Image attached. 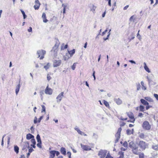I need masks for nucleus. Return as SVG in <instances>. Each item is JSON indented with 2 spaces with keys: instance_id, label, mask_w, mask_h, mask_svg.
<instances>
[{
  "instance_id": "1",
  "label": "nucleus",
  "mask_w": 158,
  "mask_h": 158,
  "mask_svg": "<svg viewBox=\"0 0 158 158\" xmlns=\"http://www.w3.org/2000/svg\"><path fill=\"white\" fill-rule=\"evenodd\" d=\"M144 99H140V102L143 105L146 106V109L148 110L150 108H152V106L149 105V102H153L154 101L152 98L149 97H146L144 98Z\"/></svg>"
},
{
  "instance_id": "2",
  "label": "nucleus",
  "mask_w": 158,
  "mask_h": 158,
  "mask_svg": "<svg viewBox=\"0 0 158 158\" xmlns=\"http://www.w3.org/2000/svg\"><path fill=\"white\" fill-rule=\"evenodd\" d=\"M129 147L132 149V151L133 154L135 155H138L141 150L139 149L136 146L135 144L132 141L129 143Z\"/></svg>"
},
{
  "instance_id": "3",
  "label": "nucleus",
  "mask_w": 158,
  "mask_h": 158,
  "mask_svg": "<svg viewBox=\"0 0 158 158\" xmlns=\"http://www.w3.org/2000/svg\"><path fill=\"white\" fill-rule=\"evenodd\" d=\"M34 138V136L31 134H28L26 135V139H27L29 140L31 139V142L32 144L31 145V146L32 147L34 148H35L36 147L35 146L36 144V142L35 139L33 138Z\"/></svg>"
},
{
  "instance_id": "4",
  "label": "nucleus",
  "mask_w": 158,
  "mask_h": 158,
  "mask_svg": "<svg viewBox=\"0 0 158 158\" xmlns=\"http://www.w3.org/2000/svg\"><path fill=\"white\" fill-rule=\"evenodd\" d=\"M126 113L127 115L130 119V120H128L127 122L134 123L135 121V118L133 113L131 111L127 112Z\"/></svg>"
},
{
  "instance_id": "5",
  "label": "nucleus",
  "mask_w": 158,
  "mask_h": 158,
  "mask_svg": "<svg viewBox=\"0 0 158 158\" xmlns=\"http://www.w3.org/2000/svg\"><path fill=\"white\" fill-rule=\"evenodd\" d=\"M138 145L141 151L144 150L147 146V144L146 143L143 141H139Z\"/></svg>"
},
{
  "instance_id": "6",
  "label": "nucleus",
  "mask_w": 158,
  "mask_h": 158,
  "mask_svg": "<svg viewBox=\"0 0 158 158\" xmlns=\"http://www.w3.org/2000/svg\"><path fill=\"white\" fill-rule=\"evenodd\" d=\"M46 53V51L43 50H39L37 52L38 57H40V60L43 59L44 58V56Z\"/></svg>"
},
{
  "instance_id": "7",
  "label": "nucleus",
  "mask_w": 158,
  "mask_h": 158,
  "mask_svg": "<svg viewBox=\"0 0 158 158\" xmlns=\"http://www.w3.org/2000/svg\"><path fill=\"white\" fill-rule=\"evenodd\" d=\"M59 44L56 43L53 47L51 52L54 56H56L58 50Z\"/></svg>"
},
{
  "instance_id": "8",
  "label": "nucleus",
  "mask_w": 158,
  "mask_h": 158,
  "mask_svg": "<svg viewBox=\"0 0 158 158\" xmlns=\"http://www.w3.org/2000/svg\"><path fill=\"white\" fill-rule=\"evenodd\" d=\"M142 126L144 129L147 130H149L151 128V125L147 121H145L143 123Z\"/></svg>"
},
{
  "instance_id": "9",
  "label": "nucleus",
  "mask_w": 158,
  "mask_h": 158,
  "mask_svg": "<svg viewBox=\"0 0 158 158\" xmlns=\"http://www.w3.org/2000/svg\"><path fill=\"white\" fill-rule=\"evenodd\" d=\"M122 131L121 127L118 128L117 131L115 135L116 139L115 140V143H117L120 138L121 132Z\"/></svg>"
},
{
  "instance_id": "10",
  "label": "nucleus",
  "mask_w": 158,
  "mask_h": 158,
  "mask_svg": "<svg viewBox=\"0 0 158 158\" xmlns=\"http://www.w3.org/2000/svg\"><path fill=\"white\" fill-rule=\"evenodd\" d=\"M44 92L46 94L51 95L52 94L53 90L49 87V85H48L45 89Z\"/></svg>"
},
{
  "instance_id": "11",
  "label": "nucleus",
  "mask_w": 158,
  "mask_h": 158,
  "mask_svg": "<svg viewBox=\"0 0 158 158\" xmlns=\"http://www.w3.org/2000/svg\"><path fill=\"white\" fill-rule=\"evenodd\" d=\"M110 31L107 32V30H105L102 33V35L105 36L103 38V40H108V37L110 35Z\"/></svg>"
},
{
  "instance_id": "12",
  "label": "nucleus",
  "mask_w": 158,
  "mask_h": 158,
  "mask_svg": "<svg viewBox=\"0 0 158 158\" xmlns=\"http://www.w3.org/2000/svg\"><path fill=\"white\" fill-rule=\"evenodd\" d=\"M61 64V61L60 60H55L53 62V66L54 67H57L60 65Z\"/></svg>"
},
{
  "instance_id": "13",
  "label": "nucleus",
  "mask_w": 158,
  "mask_h": 158,
  "mask_svg": "<svg viewBox=\"0 0 158 158\" xmlns=\"http://www.w3.org/2000/svg\"><path fill=\"white\" fill-rule=\"evenodd\" d=\"M106 155V152L102 150H100L98 153V155L99 156L100 158H104Z\"/></svg>"
},
{
  "instance_id": "14",
  "label": "nucleus",
  "mask_w": 158,
  "mask_h": 158,
  "mask_svg": "<svg viewBox=\"0 0 158 158\" xmlns=\"http://www.w3.org/2000/svg\"><path fill=\"white\" fill-rule=\"evenodd\" d=\"M40 3L39 0H35V5L34 6V7L35 10H38L39 9Z\"/></svg>"
},
{
  "instance_id": "15",
  "label": "nucleus",
  "mask_w": 158,
  "mask_h": 158,
  "mask_svg": "<svg viewBox=\"0 0 158 158\" xmlns=\"http://www.w3.org/2000/svg\"><path fill=\"white\" fill-rule=\"evenodd\" d=\"M81 148L84 151H89L91 150V147L88 145H84L81 144Z\"/></svg>"
},
{
  "instance_id": "16",
  "label": "nucleus",
  "mask_w": 158,
  "mask_h": 158,
  "mask_svg": "<svg viewBox=\"0 0 158 158\" xmlns=\"http://www.w3.org/2000/svg\"><path fill=\"white\" fill-rule=\"evenodd\" d=\"M64 96V92H61L56 97V99L57 102H60L62 97Z\"/></svg>"
},
{
  "instance_id": "17",
  "label": "nucleus",
  "mask_w": 158,
  "mask_h": 158,
  "mask_svg": "<svg viewBox=\"0 0 158 158\" xmlns=\"http://www.w3.org/2000/svg\"><path fill=\"white\" fill-rule=\"evenodd\" d=\"M49 158H54L55 156V151L52 150L49 152Z\"/></svg>"
},
{
  "instance_id": "18",
  "label": "nucleus",
  "mask_w": 158,
  "mask_h": 158,
  "mask_svg": "<svg viewBox=\"0 0 158 158\" xmlns=\"http://www.w3.org/2000/svg\"><path fill=\"white\" fill-rule=\"evenodd\" d=\"M42 17L44 23H46L48 21V20L46 18V15L45 13H43Z\"/></svg>"
},
{
  "instance_id": "19",
  "label": "nucleus",
  "mask_w": 158,
  "mask_h": 158,
  "mask_svg": "<svg viewBox=\"0 0 158 158\" xmlns=\"http://www.w3.org/2000/svg\"><path fill=\"white\" fill-rule=\"evenodd\" d=\"M60 152L62 154L65 155L66 154V149L64 148L61 147L60 149Z\"/></svg>"
},
{
  "instance_id": "20",
  "label": "nucleus",
  "mask_w": 158,
  "mask_h": 158,
  "mask_svg": "<svg viewBox=\"0 0 158 158\" xmlns=\"http://www.w3.org/2000/svg\"><path fill=\"white\" fill-rule=\"evenodd\" d=\"M114 101L118 105H120L122 103V100L119 98H116L114 99Z\"/></svg>"
},
{
  "instance_id": "21",
  "label": "nucleus",
  "mask_w": 158,
  "mask_h": 158,
  "mask_svg": "<svg viewBox=\"0 0 158 158\" xmlns=\"http://www.w3.org/2000/svg\"><path fill=\"white\" fill-rule=\"evenodd\" d=\"M68 47V44L65 45L64 43H63L61 46V50H62L66 49Z\"/></svg>"
},
{
  "instance_id": "22",
  "label": "nucleus",
  "mask_w": 158,
  "mask_h": 158,
  "mask_svg": "<svg viewBox=\"0 0 158 158\" xmlns=\"http://www.w3.org/2000/svg\"><path fill=\"white\" fill-rule=\"evenodd\" d=\"M68 52L69 54H70V56H72L75 53V51L74 49H73L70 51H68Z\"/></svg>"
},
{
  "instance_id": "23",
  "label": "nucleus",
  "mask_w": 158,
  "mask_h": 158,
  "mask_svg": "<svg viewBox=\"0 0 158 158\" xmlns=\"http://www.w3.org/2000/svg\"><path fill=\"white\" fill-rule=\"evenodd\" d=\"M19 148L17 146L15 145L14 147V150L16 154H18L19 152Z\"/></svg>"
},
{
  "instance_id": "24",
  "label": "nucleus",
  "mask_w": 158,
  "mask_h": 158,
  "mask_svg": "<svg viewBox=\"0 0 158 158\" xmlns=\"http://www.w3.org/2000/svg\"><path fill=\"white\" fill-rule=\"evenodd\" d=\"M139 111L143 112L144 111V106L142 105H140L139 106Z\"/></svg>"
},
{
  "instance_id": "25",
  "label": "nucleus",
  "mask_w": 158,
  "mask_h": 158,
  "mask_svg": "<svg viewBox=\"0 0 158 158\" xmlns=\"http://www.w3.org/2000/svg\"><path fill=\"white\" fill-rule=\"evenodd\" d=\"M103 102L104 104L106 107L108 108L110 107L109 104L107 101L105 100H103Z\"/></svg>"
},
{
  "instance_id": "26",
  "label": "nucleus",
  "mask_w": 158,
  "mask_h": 158,
  "mask_svg": "<svg viewBox=\"0 0 158 158\" xmlns=\"http://www.w3.org/2000/svg\"><path fill=\"white\" fill-rule=\"evenodd\" d=\"M144 68L145 69V70L146 71H147L148 72L150 73V71L148 68L147 66L146 63L144 62Z\"/></svg>"
},
{
  "instance_id": "27",
  "label": "nucleus",
  "mask_w": 158,
  "mask_h": 158,
  "mask_svg": "<svg viewBox=\"0 0 158 158\" xmlns=\"http://www.w3.org/2000/svg\"><path fill=\"white\" fill-rule=\"evenodd\" d=\"M119 154L120 155L119 156L118 158H123L124 157V152L122 151L119 152H118Z\"/></svg>"
},
{
  "instance_id": "28",
  "label": "nucleus",
  "mask_w": 158,
  "mask_h": 158,
  "mask_svg": "<svg viewBox=\"0 0 158 158\" xmlns=\"http://www.w3.org/2000/svg\"><path fill=\"white\" fill-rule=\"evenodd\" d=\"M152 148L155 150L158 151V144L152 145Z\"/></svg>"
},
{
  "instance_id": "29",
  "label": "nucleus",
  "mask_w": 158,
  "mask_h": 158,
  "mask_svg": "<svg viewBox=\"0 0 158 158\" xmlns=\"http://www.w3.org/2000/svg\"><path fill=\"white\" fill-rule=\"evenodd\" d=\"M19 89H20V85H19V84L17 86L16 88V90H15L16 94L17 95L18 94L19 91Z\"/></svg>"
},
{
  "instance_id": "30",
  "label": "nucleus",
  "mask_w": 158,
  "mask_h": 158,
  "mask_svg": "<svg viewBox=\"0 0 158 158\" xmlns=\"http://www.w3.org/2000/svg\"><path fill=\"white\" fill-rule=\"evenodd\" d=\"M141 84L142 86V89L143 90H145L146 89V86L144 85L143 82V81H141Z\"/></svg>"
},
{
  "instance_id": "31",
  "label": "nucleus",
  "mask_w": 158,
  "mask_h": 158,
  "mask_svg": "<svg viewBox=\"0 0 158 158\" xmlns=\"http://www.w3.org/2000/svg\"><path fill=\"white\" fill-rule=\"evenodd\" d=\"M78 132V133L81 135H82L84 133L81 131L78 128H76L75 129Z\"/></svg>"
},
{
  "instance_id": "32",
  "label": "nucleus",
  "mask_w": 158,
  "mask_h": 158,
  "mask_svg": "<svg viewBox=\"0 0 158 158\" xmlns=\"http://www.w3.org/2000/svg\"><path fill=\"white\" fill-rule=\"evenodd\" d=\"M135 19L134 15L132 16L130 18L129 20L130 21L134 22V20Z\"/></svg>"
},
{
  "instance_id": "33",
  "label": "nucleus",
  "mask_w": 158,
  "mask_h": 158,
  "mask_svg": "<svg viewBox=\"0 0 158 158\" xmlns=\"http://www.w3.org/2000/svg\"><path fill=\"white\" fill-rule=\"evenodd\" d=\"M50 67V64L49 63H48L46 65L44 66V68L46 70L48 69Z\"/></svg>"
},
{
  "instance_id": "34",
  "label": "nucleus",
  "mask_w": 158,
  "mask_h": 158,
  "mask_svg": "<svg viewBox=\"0 0 158 158\" xmlns=\"http://www.w3.org/2000/svg\"><path fill=\"white\" fill-rule=\"evenodd\" d=\"M36 139L37 140V142H40V141H41L40 139V135L39 134L37 135Z\"/></svg>"
},
{
  "instance_id": "35",
  "label": "nucleus",
  "mask_w": 158,
  "mask_h": 158,
  "mask_svg": "<svg viewBox=\"0 0 158 158\" xmlns=\"http://www.w3.org/2000/svg\"><path fill=\"white\" fill-rule=\"evenodd\" d=\"M51 74L49 73L47 74V79L48 81H49L51 79V77L50 76Z\"/></svg>"
},
{
  "instance_id": "36",
  "label": "nucleus",
  "mask_w": 158,
  "mask_h": 158,
  "mask_svg": "<svg viewBox=\"0 0 158 158\" xmlns=\"http://www.w3.org/2000/svg\"><path fill=\"white\" fill-rule=\"evenodd\" d=\"M38 143L37 144V146L38 147H39L40 148H42V146H41V141H40V142H38Z\"/></svg>"
},
{
  "instance_id": "37",
  "label": "nucleus",
  "mask_w": 158,
  "mask_h": 158,
  "mask_svg": "<svg viewBox=\"0 0 158 158\" xmlns=\"http://www.w3.org/2000/svg\"><path fill=\"white\" fill-rule=\"evenodd\" d=\"M138 155H139V158H144V156L143 153L140 154L139 153Z\"/></svg>"
},
{
  "instance_id": "38",
  "label": "nucleus",
  "mask_w": 158,
  "mask_h": 158,
  "mask_svg": "<svg viewBox=\"0 0 158 158\" xmlns=\"http://www.w3.org/2000/svg\"><path fill=\"white\" fill-rule=\"evenodd\" d=\"M41 107L42 108V110L41 111V112H45L46 111V110H45V106L44 105H42L41 106Z\"/></svg>"
},
{
  "instance_id": "39",
  "label": "nucleus",
  "mask_w": 158,
  "mask_h": 158,
  "mask_svg": "<svg viewBox=\"0 0 158 158\" xmlns=\"http://www.w3.org/2000/svg\"><path fill=\"white\" fill-rule=\"evenodd\" d=\"M123 145L125 147L127 148L128 146V143L126 141L124 142L123 143Z\"/></svg>"
},
{
  "instance_id": "40",
  "label": "nucleus",
  "mask_w": 158,
  "mask_h": 158,
  "mask_svg": "<svg viewBox=\"0 0 158 158\" xmlns=\"http://www.w3.org/2000/svg\"><path fill=\"white\" fill-rule=\"evenodd\" d=\"M21 10L23 15V18L24 19H25L26 18L27 16L25 15L24 12L22 10Z\"/></svg>"
},
{
  "instance_id": "41",
  "label": "nucleus",
  "mask_w": 158,
  "mask_h": 158,
  "mask_svg": "<svg viewBox=\"0 0 158 158\" xmlns=\"http://www.w3.org/2000/svg\"><path fill=\"white\" fill-rule=\"evenodd\" d=\"M143 114L142 113L140 112L138 114V117H139L142 118V117H143Z\"/></svg>"
},
{
  "instance_id": "42",
  "label": "nucleus",
  "mask_w": 158,
  "mask_h": 158,
  "mask_svg": "<svg viewBox=\"0 0 158 158\" xmlns=\"http://www.w3.org/2000/svg\"><path fill=\"white\" fill-rule=\"evenodd\" d=\"M76 63H74L73 64V65L72 66L71 68L73 70H74L75 68H76Z\"/></svg>"
},
{
  "instance_id": "43",
  "label": "nucleus",
  "mask_w": 158,
  "mask_h": 158,
  "mask_svg": "<svg viewBox=\"0 0 158 158\" xmlns=\"http://www.w3.org/2000/svg\"><path fill=\"white\" fill-rule=\"evenodd\" d=\"M140 85L139 83H138L137 85V89L138 90H139L140 89Z\"/></svg>"
},
{
  "instance_id": "44",
  "label": "nucleus",
  "mask_w": 158,
  "mask_h": 158,
  "mask_svg": "<svg viewBox=\"0 0 158 158\" xmlns=\"http://www.w3.org/2000/svg\"><path fill=\"white\" fill-rule=\"evenodd\" d=\"M37 122H38V121L37 120V118L36 117H35L34 120V123L35 124H36L37 123Z\"/></svg>"
},
{
  "instance_id": "45",
  "label": "nucleus",
  "mask_w": 158,
  "mask_h": 158,
  "mask_svg": "<svg viewBox=\"0 0 158 158\" xmlns=\"http://www.w3.org/2000/svg\"><path fill=\"white\" fill-rule=\"evenodd\" d=\"M67 155L69 157V158H71V153L70 152H68L67 153Z\"/></svg>"
},
{
  "instance_id": "46",
  "label": "nucleus",
  "mask_w": 158,
  "mask_h": 158,
  "mask_svg": "<svg viewBox=\"0 0 158 158\" xmlns=\"http://www.w3.org/2000/svg\"><path fill=\"white\" fill-rule=\"evenodd\" d=\"M106 158H113V157L111 156L109 153H108L106 157Z\"/></svg>"
},
{
  "instance_id": "47",
  "label": "nucleus",
  "mask_w": 158,
  "mask_h": 158,
  "mask_svg": "<svg viewBox=\"0 0 158 158\" xmlns=\"http://www.w3.org/2000/svg\"><path fill=\"white\" fill-rule=\"evenodd\" d=\"M33 150V149L32 148H30L29 149L28 154H30V153H31Z\"/></svg>"
},
{
  "instance_id": "48",
  "label": "nucleus",
  "mask_w": 158,
  "mask_h": 158,
  "mask_svg": "<svg viewBox=\"0 0 158 158\" xmlns=\"http://www.w3.org/2000/svg\"><path fill=\"white\" fill-rule=\"evenodd\" d=\"M116 6V2H114V3L113 5V8L112 9V10H113L115 8V7Z\"/></svg>"
},
{
  "instance_id": "49",
  "label": "nucleus",
  "mask_w": 158,
  "mask_h": 158,
  "mask_svg": "<svg viewBox=\"0 0 158 158\" xmlns=\"http://www.w3.org/2000/svg\"><path fill=\"white\" fill-rule=\"evenodd\" d=\"M139 30L138 31V33H137V37L138 39H140L141 38V36L140 35H139Z\"/></svg>"
},
{
  "instance_id": "50",
  "label": "nucleus",
  "mask_w": 158,
  "mask_h": 158,
  "mask_svg": "<svg viewBox=\"0 0 158 158\" xmlns=\"http://www.w3.org/2000/svg\"><path fill=\"white\" fill-rule=\"evenodd\" d=\"M154 96L156 98V99L158 101V94H154Z\"/></svg>"
},
{
  "instance_id": "51",
  "label": "nucleus",
  "mask_w": 158,
  "mask_h": 158,
  "mask_svg": "<svg viewBox=\"0 0 158 158\" xmlns=\"http://www.w3.org/2000/svg\"><path fill=\"white\" fill-rule=\"evenodd\" d=\"M43 116H41L40 117V118H39L38 120V122L40 123L41 121V120L43 118Z\"/></svg>"
},
{
  "instance_id": "52",
  "label": "nucleus",
  "mask_w": 158,
  "mask_h": 158,
  "mask_svg": "<svg viewBox=\"0 0 158 158\" xmlns=\"http://www.w3.org/2000/svg\"><path fill=\"white\" fill-rule=\"evenodd\" d=\"M40 94L41 95L42 98L43 95L44 94L43 91H41L40 92Z\"/></svg>"
},
{
  "instance_id": "53",
  "label": "nucleus",
  "mask_w": 158,
  "mask_h": 158,
  "mask_svg": "<svg viewBox=\"0 0 158 158\" xmlns=\"http://www.w3.org/2000/svg\"><path fill=\"white\" fill-rule=\"evenodd\" d=\"M60 152H59L55 151V154H56V156H58L60 155Z\"/></svg>"
},
{
  "instance_id": "54",
  "label": "nucleus",
  "mask_w": 158,
  "mask_h": 158,
  "mask_svg": "<svg viewBox=\"0 0 158 158\" xmlns=\"http://www.w3.org/2000/svg\"><path fill=\"white\" fill-rule=\"evenodd\" d=\"M28 31L29 32H31L32 31V28L31 27H30L28 29Z\"/></svg>"
},
{
  "instance_id": "55",
  "label": "nucleus",
  "mask_w": 158,
  "mask_h": 158,
  "mask_svg": "<svg viewBox=\"0 0 158 158\" xmlns=\"http://www.w3.org/2000/svg\"><path fill=\"white\" fill-rule=\"evenodd\" d=\"M131 131L130 130L128 129L127 130V132L128 134H130L131 133Z\"/></svg>"
},
{
  "instance_id": "56",
  "label": "nucleus",
  "mask_w": 158,
  "mask_h": 158,
  "mask_svg": "<svg viewBox=\"0 0 158 158\" xmlns=\"http://www.w3.org/2000/svg\"><path fill=\"white\" fill-rule=\"evenodd\" d=\"M129 5H127L126 6H125L124 8H123V10H126L127 9L128 7H129Z\"/></svg>"
},
{
  "instance_id": "57",
  "label": "nucleus",
  "mask_w": 158,
  "mask_h": 158,
  "mask_svg": "<svg viewBox=\"0 0 158 158\" xmlns=\"http://www.w3.org/2000/svg\"><path fill=\"white\" fill-rule=\"evenodd\" d=\"M140 138H143L144 137V135L143 134H141L139 136Z\"/></svg>"
},
{
  "instance_id": "58",
  "label": "nucleus",
  "mask_w": 158,
  "mask_h": 158,
  "mask_svg": "<svg viewBox=\"0 0 158 158\" xmlns=\"http://www.w3.org/2000/svg\"><path fill=\"white\" fill-rule=\"evenodd\" d=\"M95 71H94L93 72V77L94 78V80H95Z\"/></svg>"
},
{
  "instance_id": "59",
  "label": "nucleus",
  "mask_w": 158,
  "mask_h": 158,
  "mask_svg": "<svg viewBox=\"0 0 158 158\" xmlns=\"http://www.w3.org/2000/svg\"><path fill=\"white\" fill-rule=\"evenodd\" d=\"M66 6H64L63 8V13L64 14L65 12Z\"/></svg>"
},
{
  "instance_id": "60",
  "label": "nucleus",
  "mask_w": 158,
  "mask_h": 158,
  "mask_svg": "<svg viewBox=\"0 0 158 158\" xmlns=\"http://www.w3.org/2000/svg\"><path fill=\"white\" fill-rule=\"evenodd\" d=\"M31 130V131H33V132H32L31 133H33V131H34V128H33V126H32L31 127V128H30Z\"/></svg>"
},
{
  "instance_id": "61",
  "label": "nucleus",
  "mask_w": 158,
  "mask_h": 158,
  "mask_svg": "<svg viewBox=\"0 0 158 158\" xmlns=\"http://www.w3.org/2000/svg\"><path fill=\"white\" fill-rule=\"evenodd\" d=\"M127 118H123V117L121 118V119L122 120H126L127 119Z\"/></svg>"
},
{
  "instance_id": "62",
  "label": "nucleus",
  "mask_w": 158,
  "mask_h": 158,
  "mask_svg": "<svg viewBox=\"0 0 158 158\" xmlns=\"http://www.w3.org/2000/svg\"><path fill=\"white\" fill-rule=\"evenodd\" d=\"M108 5L110 6H111V0H108Z\"/></svg>"
},
{
  "instance_id": "63",
  "label": "nucleus",
  "mask_w": 158,
  "mask_h": 158,
  "mask_svg": "<svg viewBox=\"0 0 158 158\" xmlns=\"http://www.w3.org/2000/svg\"><path fill=\"white\" fill-rule=\"evenodd\" d=\"M139 109V106H137L135 108V110L136 111H138Z\"/></svg>"
},
{
  "instance_id": "64",
  "label": "nucleus",
  "mask_w": 158,
  "mask_h": 158,
  "mask_svg": "<svg viewBox=\"0 0 158 158\" xmlns=\"http://www.w3.org/2000/svg\"><path fill=\"white\" fill-rule=\"evenodd\" d=\"M121 150L122 151H125L126 150V149L125 148L122 147L121 148Z\"/></svg>"
}]
</instances>
